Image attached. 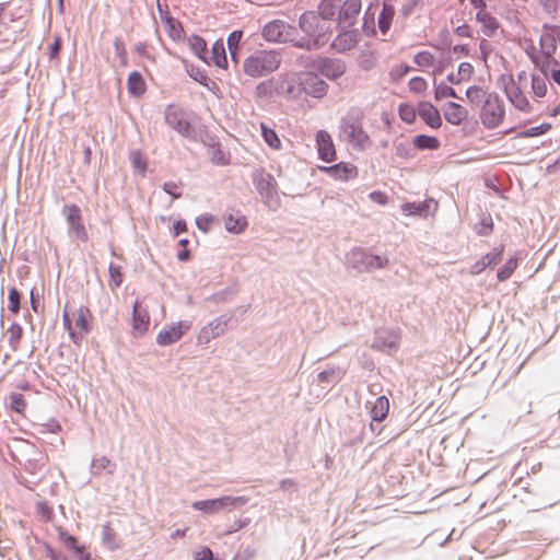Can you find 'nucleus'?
I'll use <instances>...</instances> for the list:
<instances>
[{
  "instance_id": "4c0bfd02",
  "label": "nucleus",
  "mask_w": 560,
  "mask_h": 560,
  "mask_svg": "<svg viewBox=\"0 0 560 560\" xmlns=\"http://www.w3.org/2000/svg\"><path fill=\"white\" fill-rule=\"evenodd\" d=\"M517 259L516 258H510L505 261V264L499 269L497 273V278L499 281H505L508 280L512 273L517 268Z\"/></svg>"
},
{
  "instance_id": "680f3d73",
  "label": "nucleus",
  "mask_w": 560,
  "mask_h": 560,
  "mask_svg": "<svg viewBox=\"0 0 560 560\" xmlns=\"http://www.w3.org/2000/svg\"><path fill=\"white\" fill-rule=\"evenodd\" d=\"M191 77H194L196 81L205 86H209V82H211V79L207 74L199 71L196 73V75L191 73Z\"/></svg>"
},
{
  "instance_id": "a19ab883",
  "label": "nucleus",
  "mask_w": 560,
  "mask_h": 560,
  "mask_svg": "<svg viewBox=\"0 0 560 560\" xmlns=\"http://www.w3.org/2000/svg\"><path fill=\"white\" fill-rule=\"evenodd\" d=\"M538 44L545 57H550L557 49L556 37H538Z\"/></svg>"
},
{
  "instance_id": "f704fd0d",
  "label": "nucleus",
  "mask_w": 560,
  "mask_h": 560,
  "mask_svg": "<svg viewBox=\"0 0 560 560\" xmlns=\"http://www.w3.org/2000/svg\"><path fill=\"white\" fill-rule=\"evenodd\" d=\"M261 135L266 143L273 150H279L281 148V141L276 133V131L271 128H268L264 122L260 125Z\"/></svg>"
},
{
  "instance_id": "c85d7f7f",
  "label": "nucleus",
  "mask_w": 560,
  "mask_h": 560,
  "mask_svg": "<svg viewBox=\"0 0 560 560\" xmlns=\"http://www.w3.org/2000/svg\"><path fill=\"white\" fill-rule=\"evenodd\" d=\"M9 400L10 410L24 418L26 416L28 405L25 395L21 393H11Z\"/></svg>"
},
{
  "instance_id": "412c9836",
  "label": "nucleus",
  "mask_w": 560,
  "mask_h": 560,
  "mask_svg": "<svg viewBox=\"0 0 560 560\" xmlns=\"http://www.w3.org/2000/svg\"><path fill=\"white\" fill-rule=\"evenodd\" d=\"M224 330L225 323L220 319H215L200 330L198 341L199 343H208L211 339L222 335Z\"/></svg>"
},
{
  "instance_id": "473e14b6",
  "label": "nucleus",
  "mask_w": 560,
  "mask_h": 560,
  "mask_svg": "<svg viewBox=\"0 0 560 560\" xmlns=\"http://www.w3.org/2000/svg\"><path fill=\"white\" fill-rule=\"evenodd\" d=\"M399 118L406 124H413L418 115V107L415 108L411 104L402 103L398 108Z\"/></svg>"
},
{
  "instance_id": "b1692460",
  "label": "nucleus",
  "mask_w": 560,
  "mask_h": 560,
  "mask_svg": "<svg viewBox=\"0 0 560 560\" xmlns=\"http://www.w3.org/2000/svg\"><path fill=\"white\" fill-rule=\"evenodd\" d=\"M389 411V400L385 396H380L375 399L371 408V417L374 421H383L386 419Z\"/></svg>"
},
{
  "instance_id": "393cba45",
  "label": "nucleus",
  "mask_w": 560,
  "mask_h": 560,
  "mask_svg": "<svg viewBox=\"0 0 560 560\" xmlns=\"http://www.w3.org/2000/svg\"><path fill=\"white\" fill-rule=\"evenodd\" d=\"M337 11H339L338 0H322L317 5V13L325 21L335 19Z\"/></svg>"
},
{
  "instance_id": "1a4fd4ad",
  "label": "nucleus",
  "mask_w": 560,
  "mask_h": 560,
  "mask_svg": "<svg viewBox=\"0 0 560 560\" xmlns=\"http://www.w3.org/2000/svg\"><path fill=\"white\" fill-rule=\"evenodd\" d=\"M165 121L173 129L182 135H187L190 131V122L182 108L176 105H168L165 110Z\"/></svg>"
},
{
  "instance_id": "864d4df0",
  "label": "nucleus",
  "mask_w": 560,
  "mask_h": 560,
  "mask_svg": "<svg viewBox=\"0 0 560 560\" xmlns=\"http://www.w3.org/2000/svg\"><path fill=\"white\" fill-rule=\"evenodd\" d=\"M60 538L65 542V545L68 546L69 548L75 549V551L79 552V553L83 552L84 548L78 546V540H77L75 537H73V536H71V535H69L67 533L61 532L60 533Z\"/></svg>"
},
{
  "instance_id": "5701e85b",
  "label": "nucleus",
  "mask_w": 560,
  "mask_h": 560,
  "mask_svg": "<svg viewBox=\"0 0 560 560\" xmlns=\"http://www.w3.org/2000/svg\"><path fill=\"white\" fill-rule=\"evenodd\" d=\"M224 225L230 233L238 234L246 229L247 221L246 218L238 212L230 213L224 217Z\"/></svg>"
},
{
  "instance_id": "0e129e2a",
  "label": "nucleus",
  "mask_w": 560,
  "mask_h": 560,
  "mask_svg": "<svg viewBox=\"0 0 560 560\" xmlns=\"http://www.w3.org/2000/svg\"><path fill=\"white\" fill-rule=\"evenodd\" d=\"M240 38L241 37H228V45H229L231 56L233 59H235V54H236L235 49H236Z\"/></svg>"
},
{
  "instance_id": "ddd939ff",
  "label": "nucleus",
  "mask_w": 560,
  "mask_h": 560,
  "mask_svg": "<svg viewBox=\"0 0 560 560\" xmlns=\"http://www.w3.org/2000/svg\"><path fill=\"white\" fill-rule=\"evenodd\" d=\"M319 170L330 177L341 182H347L358 177L359 175L358 167L348 162H340L331 166H319Z\"/></svg>"
},
{
  "instance_id": "09e8293b",
  "label": "nucleus",
  "mask_w": 560,
  "mask_h": 560,
  "mask_svg": "<svg viewBox=\"0 0 560 560\" xmlns=\"http://www.w3.org/2000/svg\"><path fill=\"white\" fill-rule=\"evenodd\" d=\"M36 513L43 522H49L54 516V511L45 502H38L36 504Z\"/></svg>"
},
{
  "instance_id": "bf43d9fd",
  "label": "nucleus",
  "mask_w": 560,
  "mask_h": 560,
  "mask_svg": "<svg viewBox=\"0 0 560 560\" xmlns=\"http://www.w3.org/2000/svg\"><path fill=\"white\" fill-rule=\"evenodd\" d=\"M409 70L410 68L408 66L400 65L392 70L390 75L394 80H399L405 77Z\"/></svg>"
},
{
  "instance_id": "3c124183",
  "label": "nucleus",
  "mask_w": 560,
  "mask_h": 560,
  "mask_svg": "<svg viewBox=\"0 0 560 560\" xmlns=\"http://www.w3.org/2000/svg\"><path fill=\"white\" fill-rule=\"evenodd\" d=\"M435 100L440 101L445 97H457L455 90L448 85H440L434 92Z\"/></svg>"
},
{
  "instance_id": "72a5a7b5",
  "label": "nucleus",
  "mask_w": 560,
  "mask_h": 560,
  "mask_svg": "<svg viewBox=\"0 0 560 560\" xmlns=\"http://www.w3.org/2000/svg\"><path fill=\"white\" fill-rule=\"evenodd\" d=\"M357 45L355 37H335L331 42L330 47L337 52H343L353 48Z\"/></svg>"
},
{
  "instance_id": "8fccbe9b",
  "label": "nucleus",
  "mask_w": 560,
  "mask_h": 560,
  "mask_svg": "<svg viewBox=\"0 0 560 560\" xmlns=\"http://www.w3.org/2000/svg\"><path fill=\"white\" fill-rule=\"evenodd\" d=\"M415 62L420 67V68H429L433 65L434 62V57L431 52L429 51H421L419 54L416 55L415 57Z\"/></svg>"
},
{
  "instance_id": "ea45409f",
  "label": "nucleus",
  "mask_w": 560,
  "mask_h": 560,
  "mask_svg": "<svg viewBox=\"0 0 560 560\" xmlns=\"http://www.w3.org/2000/svg\"><path fill=\"white\" fill-rule=\"evenodd\" d=\"M108 271H109V283L108 284L114 290L122 283L124 276L121 272V267L112 262V264H109Z\"/></svg>"
},
{
  "instance_id": "5fc2aeb1",
  "label": "nucleus",
  "mask_w": 560,
  "mask_h": 560,
  "mask_svg": "<svg viewBox=\"0 0 560 560\" xmlns=\"http://www.w3.org/2000/svg\"><path fill=\"white\" fill-rule=\"evenodd\" d=\"M212 222L213 217L209 214H203L196 219L197 226L203 232H208L210 230Z\"/></svg>"
},
{
  "instance_id": "c9c22d12",
  "label": "nucleus",
  "mask_w": 560,
  "mask_h": 560,
  "mask_svg": "<svg viewBox=\"0 0 560 560\" xmlns=\"http://www.w3.org/2000/svg\"><path fill=\"white\" fill-rule=\"evenodd\" d=\"M532 92L535 97H544L547 93L546 77L540 74L532 75Z\"/></svg>"
},
{
  "instance_id": "0eeeda50",
  "label": "nucleus",
  "mask_w": 560,
  "mask_h": 560,
  "mask_svg": "<svg viewBox=\"0 0 560 560\" xmlns=\"http://www.w3.org/2000/svg\"><path fill=\"white\" fill-rule=\"evenodd\" d=\"M191 323L188 320H180L171 326L162 329L156 336V342L160 346H168L178 341L189 329Z\"/></svg>"
},
{
  "instance_id": "6e6d98bb",
  "label": "nucleus",
  "mask_w": 560,
  "mask_h": 560,
  "mask_svg": "<svg viewBox=\"0 0 560 560\" xmlns=\"http://www.w3.org/2000/svg\"><path fill=\"white\" fill-rule=\"evenodd\" d=\"M485 92L478 86H470L466 91V96L470 102H479L483 97Z\"/></svg>"
},
{
  "instance_id": "13d9d810",
  "label": "nucleus",
  "mask_w": 560,
  "mask_h": 560,
  "mask_svg": "<svg viewBox=\"0 0 560 560\" xmlns=\"http://www.w3.org/2000/svg\"><path fill=\"white\" fill-rule=\"evenodd\" d=\"M212 551L208 547H201L195 552V560H212Z\"/></svg>"
},
{
  "instance_id": "4be33fe9",
  "label": "nucleus",
  "mask_w": 560,
  "mask_h": 560,
  "mask_svg": "<svg viewBox=\"0 0 560 560\" xmlns=\"http://www.w3.org/2000/svg\"><path fill=\"white\" fill-rule=\"evenodd\" d=\"M208 61L209 63H214L219 68L228 67L226 52L224 48V43L222 38H218L213 45L210 52H208Z\"/></svg>"
},
{
  "instance_id": "9d476101",
  "label": "nucleus",
  "mask_w": 560,
  "mask_h": 560,
  "mask_svg": "<svg viewBox=\"0 0 560 560\" xmlns=\"http://www.w3.org/2000/svg\"><path fill=\"white\" fill-rule=\"evenodd\" d=\"M342 132L348 142L353 147L365 149L371 143L369 135L363 130L360 124L345 122L342 126Z\"/></svg>"
},
{
  "instance_id": "e2e57ef3",
  "label": "nucleus",
  "mask_w": 560,
  "mask_h": 560,
  "mask_svg": "<svg viewBox=\"0 0 560 560\" xmlns=\"http://www.w3.org/2000/svg\"><path fill=\"white\" fill-rule=\"evenodd\" d=\"M166 24L168 26V31L172 33H178L182 28L180 24L172 18L166 19Z\"/></svg>"
},
{
  "instance_id": "603ef678",
  "label": "nucleus",
  "mask_w": 560,
  "mask_h": 560,
  "mask_svg": "<svg viewBox=\"0 0 560 560\" xmlns=\"http://www.w3.org/2000/svg\"><path fill=\"white\" fill-rule=\"evenodd\" d=\"M401 210L406 215L421 214L422 211L424 210V205L407 202L402 205Z\"/></svg>"
},
{
  "instance_id": "4d7b16f0",
  "label": "nucleus",
  "mask_w": 560,
  "mask_h": 560,
  "mask_svg": "<svg viewBox=\"0 0 560 560\" xmlns=\"http://www.w3.org/2000/svg\"><path fill=\"white\" fill-rule=\"evenodd\" d=\"M370 199L373 201V202H376L381 206H385L387 202H388V197L387 195L384 192V191H381V190H375V191H372L370 195H369Z\"/></svg>"
},
{
  "instance_id": "37998d69",
  "label": "nucleus",
  "mask_w": 560,
  "mask_h": 560,
  "mask_svg": "<svg viewBox=\"0 0 560 560\" xmlns=\"http://www.w3.org/2000/svg\"><path fill=\"white\" fill-rule=\"evenodd\" d=\"M550 129H551V125L548 122H544L539 126L532 127V128L521 132L520 136L523 138L537 137V136L548 132Z\"/></svg>"
},
{
  "instance_id": "a878e982",
  "label": "nucleus",
  "mask_w": 560,
  "mask_h": 560,
  "mask_svg": "<svg viewBox=\"0 0 560 560\" xmlns=\"http://www.w3.org/2000/svg\"><path fill=\"white\" fill-rule=\"evenodd\" d=\"M128 92L133 96H141L145 92V82L142 75L138 71H133L129 74L127 81Z\"/></svg>"
},
{
  "instance_id": "49530a36",
  "label": "nucleus",
  "mask_w": 560,
  "mask_h": 560,
  "mask_svg": "<svg viewBox=\"0 0 560 560\" xmlns=\"http://www.w3.org/2000/svg\"><path fill=\"white\" fill-rule=\"evenodd\" d=\"M345 72V67L339 62H330L323 68V73L328 78H338Z\"/></svg>"
},
{
  "instance_id": "39448f33",
  "label": "nucleus",
  "mask_w": 560,
  "mask_h": 560,
  "mask_svg": "<svg viewBox=\"0 0 560 560\" xmlns=\"http://www.w3.org/2000/svg\"><path fill=\"white\" fill-rule=\"evenodd\" d=\"M504 114V106L499 97L489 95L481 108L480 119L487 128H495L502 122Z\"/></svg>"
},
{
  "instance_id": "7ed1b4c3",
  "label": "nucleus",
  "mask_w": 560,
  "mask_h": 560,
  "mask_svg": "<svg viewBox=\"0 0 560 560\" xmlns=\"http://www.w3.org/2000/svg\"><path fill=\"white\" fill-rule=\"evenodd\" d=\"M63 326L68 330L71 340L80 345L91 330L92 314L86 306H80L72 314L66 310L62 314Z\"/></svg>"
},
{
  "instance_id": "de8ad7c7",
  "label": "nucleus",
  "mask_w": 560,
  "mask_h": 560,
  "mask_svg": "<svg viewBox=\"0 0 560 560\" xmlns=\"http://www.w3.org/2000/svg\"><path fill=\"white\" fill-rule=\"evenodd\" d=\"M183 185L180 182H166L163 185V190L172 196L173 199L182 197Z\"/></svg>"
},
{
  "instance_id": "052dcab7",
  "label": "nucleus",
  "mask_w": 560,
  "mask_h": 560,
  "mask_svg": "<svg viewBox=\"0 0 560 560\" xmlns=\"http://www.w3.org/2000/svg\"><path fill=\"white\" fill-rule=\"evenodd\" d=\"M49 57L50 59H55L58 54H59V50L61 48V43H60V39L57 37L54 43L51 45H49Z\"/></svg>"
},
{
  "instance_id": "a211bd4d",
  "label": "nucleus",
  "mask_w": 560,
  "mask_h": 560,
  "mask_svg": "<svg viewBox=\"0 0 560 560\" xmlns=\"http://www.w3.org/2000/svg\"><path fill=\"white\" fill-rule=\"evenodd\" d=\"M357 255L360 256L357 262L359 268L362 270L380 269L385 267L388 262L387 258L385 257L365 252H358Z\"/></svg>"
},
{
  "instance_id": "2f4dec72",
  "label": "nucleus",
  "mask_w": 560,
  "mask_h": 560,
  "mask_svg": "<svg viewBox=\"0 0 560 560\" xmlns=\"http://www.w3.org/2000/svg\"><path fill=\"white\" fill-rule=\"evenodd\" d=\"M413 144L419 150H436L440 147V141L432 136L418 135L413 139Z\"/></svg>"
},
{
  "instance_id": "f03ea898",
  "label": "nucleus",
  "mask_w": 560,
  "mask_h": 560,
  "mask_svg": "<svg viewBox=\"0 0 560 560\" xmlns=\"http://www.w3.org/2000/svg\"><path fill=\"white\" fill-rule=\"evenodd\" d=\"M280 63L281 57L277 51L260 50L245 59L243 70L252 78H260L277 70Z\"/></svg>"
},
{
  "instance_id": "7c9ffc66",
  "label": "nucleus",
  "mask_w": 560,
  "mask_h": 560,
  "mask_svg": "<svg viewBox=\"0 0 560 560\" xmlns=\"http://www.w3.org/2000/svg\"><path fill=\"white\" fill-rule=\"evenodd\" d=\"M324 37H292L291 43L294 47L307 50L318 49L324 45Z\"/></svg>"
},
{
  "instance_id": "aec40b11",
  "label": "nucleus",
  "mask_w": 560,
  "mask_h": 560,
  "mask_svg": "<svg viewBox=\"0 0 560 560\" xmlns=\"http://www.w3.org/2000/svg\"><path fill=\"white\" fill-rule=\"evenodd\" d=\"M503 249L504 247L501 246L500 248H495L491 253L486 254L480 260L476 261L471 266L470 272L472 275H478L487 267L498 264L502 258Z\"/></svg>"
},
{
  "instance_id": "20e7f679",
  "label": "nucleus",
  "mask_w": 560,
  "mask_h": 560,
  "mask_svg": "<svg viewBox=\"0 0 560 560\" xmlns=\"http://www.w3.org/2000/svg\"><path fill=\"white\" fill-rule=\"evenodd\" d=\"M247 502L244 497H231L224 495L218 499L196 501L192 503V508L205 513H218L220 511H231L240 508Z\"/></svg>"
},
{
  "instance_id": "c03bdc74",
  "label": "nucleus",
  "mask_w": 560,
  "mask_h": 560,
  "mask_svg": "<svg viewBox=\"0 0 560 560\" xmlns=\"http://www.w3.org/2000/svg\"><path fill=\"white\" fill-rule=\"evenodd\" d=\"M8 300H9V310H10V312L13 313V314H18L19 311H20L21 294H20V292L18 291L16 288H11L9 290Z\"/></svg>"
},
{
  "instance_id": "f3484780",
  "label": "nucleus",
  "mask_w": 560,
  "mask_h": 560,
  "mask_svg": "<svg viewBox=\"0 0 560 560\" xmlns=\"http://www.w3.org/2000/svg\"><path fill=\"white\" fill-rule=\"evenodd\" d=\"M323 23H324V21L318 15V13L316 11H312V10L305 11L300 16V21H299L301 31L304 33H307V34L323 31L324 30Z\"/></svg>"
},
{
  "instance_id": "cd10ccee",
  "label": "nucleus",
  "mask_w": 560,
  "mask_h": 560,
  "mask_svg": "<svg viewBox=\"0 0 560 560\" xmlns=\"http://www.w3.org/2000/svg\"><path fill=\"white\" fill-rule=\"evenodd\" d=\"M292 30V25L277 19L265 25L262 35H283L289 34Z\"/></svg>"
},
{
  "instance_id": "f257e3e1",
  "label": "nucleus",
  "mask_w": 560,
  "mask_h": 560,
  "mask_svg": "<svg viewBox=\"0 0 560 560\" xmlns=\"http://www.w3.org/2000/svg\"><path fill=\"white\" fill-rule=\"evenodd\" d=\"M289 95H298L302 91L314 96L322 97L327 91V84L313 73L290 74L282 86Z\"/></svg>"
},
{
  "instance_id": "79ce46f5",
  "label": "nucleus",
  "mask_w": 560,
  "mask_h": 560,
  "mask_svg": "<svg viewBox=\"0 0 560 560\" xmlns=\"http://www.w3.org/2000/svg\"><path fill=\"white\" fill-rule=\"evenodd\" d=\"M409 90L415 94H423L428 89L425 79L421 77H415L410 79L408 83Z\"/></svg>"
},
{
  "instance_id": "423d86ee",
  "label": "nucleus",
  "mask_w": 560,
  "mask_h": 560,
  "mask_svg": "<svg viewBox=\"0 0 560 560\" xmlns=\"http://www.w3.org/2000/svg\"><path fill=\"white\" fill-rule=\"evenodd\" d=\"M63 214L69 225L70 232L80 241L86 242L89 235L82 221L81 209L74 205H66L63 207Z\"/></svg>"
},
{
  "instance_id": "9b49d317",
  "label": "nucleus",
  "mask_w": 560,
  "mask_h": 560,
  "mask_svg": "<svg viewBox=\"0 0 560 560\" xmlns=\"http://www.w3.org/2000/svg\"><path fill=\"white\" fill-rule=\"evenodd\" d=\"M150 315L147 306L142 302L136 301L132 312V335L135 337H142L149 329Z\"/></svg>"
},
{
  "instance_id": "58836bf2",
  "label": "nucleus",
  "mask_w": 560,
  "mask_h": 560,
  "mask_svg": "<svg viewBox=\"0 0 560 560\" xmlns=\"http://www.w3.org/2000/svg\"><path fill=\"white\" fill-rule=\"evenodd\" d=\"M477 20L483 25L485 31L493 33L498 28L497 20L487 11H478Z\"/></svg>"
},
{
  "instance_id": "f8f14e48",
  "label": "nucleus",
  "mask_w": 560,
  "mask_h": 560,
  "mask_svg": "<svg viewBox=\"0 0 560 560\" xmlns=\"http://www.w3.org/2000/svg\"><path fill=\"white\" fill-rule=\"evenodd\" d=\"M316 145L318 158L322 161L331 163L337 159V151L331 136L326 130L316 133Z\"/></svg>"
},
{
  "instance_id": "338daca9",
  "label": "nucleus",
  "mask_w": 560,
  "mask_h": 560,
  "mask_svg": "<svg viewBox=\"0 0 560 560\" xmlns=\"http://www.w3.org/2000/svg\"><path fill=\"white\" fill-rule=\"evenodd\" d=\"M474 8L479 9V11H486V2L485 0H470Z\"/></svg>"
},
{
  "instance_id": "e433bc0d",
  "label": "nucleus",
  "mask_w": 560,
  "mask_h": 560,
  "mask_svg": "<svg viewBox=\"0 0 560 560\" xmlns=\"http://www.w3.org/2000/svg\"><path fill=\"white\" fill-rule=\"evenodd\" d=\"M472 73V66L469 62H463L458 67L457 75L455 77L454 74H450L448 80L452 83H459L460 81L469 80Z\"/></svg>"
},
{
  "instance_id": "2eb2a0df",
  "label": "nucleus",
  "mask_w": 560,
  "mask_h": 560,
  "mask_svg": "<svg viewBox=\"0 0 560 560\" xmlns=\"http://www.w3.org/2000/svg\"><path fill=\"white\" fill-rule=\"evenodd\" d=\"M418 115L433 129H439L442 126V117L439 109L429 102H420L418 104Z\"/></svg>"
},
{
  "instance_id": "a18cd8bd",
  "label": "nucleus",
  "mask_w": 560,
  "mask_h": 560,
  "mask_svg": "<svg viewBox=\"0 0 560 560\" xmlns=\"http://www.w3.org/2000/svg\"><path fill=\"white\" fill-rule=\"evenodd\" d=\"M130 160L136 170L144 174L147 171V160L140 151H133L130 154Z\"/></svg>"
},
{
  "instance_id": "6e6552de",
  "label": "nucleus",
  "mask_w": 560,
  "mask_h": 560,
  "mask_svg": "<svg viewBox=\"0 0 560 560\" xmlns=\"http://www.w3.org/2000/svg\"><path fill=\"white\" fill-rule=\"evenodd\" d=\"M361 0H345L341 5L339 4L338 25L341 28L354 25L361 12Z\"/></svg>"
},
{
  "instance_id": "6ab92c4d",
  "label": "nucleus",
  "mask_w": 560,
  "mask_h": 560,
  "mask_svg": "<svg viewBox=\"0 0 560 560\" xmlns=\"http://www.w3.org/2000/svg\"><path fill=\"white\" fill-rule=\"evenodd\" d=\"M255 182L258 191L265 197L270 198L276 194L277 183L272 175L259 172L255 177Z\"/></svg>"
},
{
  "instance_id": "4468645a",
  "label": "nucleus",
  "mask_w": 560,
  "mask_h": 560,
  "mask_svg": "<svg viewBox=\"0 0 560 560\" xmlns=\"http://www.w3.org/2000/svg\"><path fill=\"white\" fill-rule=\"evenodd\" d=\"M504 90L509 101L515 108L523 113H529L532 110L529 101L512 78L509 79V83L505 85Z\"/></svg>"
},
{
  "instance_id": "dca6fc26",
  "label": "nucleus",
  "mask_w": 560,
  "mask_h": 560,
  "mask_svg": "<svg viewBox=\"0 0 560 560\" xmlns=\"http://www.w3.org/2000/svg\"><path fill=\"white\" fill-rule=\"evenodd\" d=\"M443 114L445 120L454 126L463 124L468 117L467 109L464 106L454 102H448L444 105Z\"/></svg>"
},
{
  "instance_id": "774afa93",
  "label": "nucleus",
  "mask_w": 560,
  "mask_h": 560,
  "mask_svg": "<svg viewBox=\"0 0 560 560\" xmlns=\"http://www.w3.org/2000/svg\"><path fill=\"white\" fill-rule=\"evenodd\" d=\"M550 78L560 85V69L551 70Z\"/></svg>"
},
{
  "instance_id": "69168bd1",
  "label": "nucleus",
  "mask_w": 560,
  "mask_h": 560,
  "mask_svg": "<svg viewBox=\"0 0 560 560\" xmlns=\"http://www.w3.org/2000/svg\"><path fill=\"white\" fill-rule=\"evenodd\" d=\"M174 231H175L176 235L185 232L186 231V223H185V221H182V220L176 221L174 223Z\"/></svg>"
},
{
  "instance_id": "c756f323",
  "label": "nucleus",
  "mask_w": 560,
  "mask_h": 560,
  "mask_svg": "<svg viewBox=\"0 0 560 560\" xmlns=\"http://www.w3.org/2000/svg\"><path fill=\"white\" fill-rule=\"evenodd\" d=\"M183 39H187L188 45L191 47L194 52L205 62L208 61V50L207 43L203 37H182Z\"/></svg>"
},
{
  "instance_id": "bb28decb",
  "label": "nucleus",
  "mask_w": 560,
  "mask_h": 560,
  "mask_svg": "<svg viewBox=\"0 0 560 560\" xmlns=\"http://www.w3.org/2000/svg\"><path fill=\"white\" fill-rule=\"evenodd\" d=\"M394 15H395L394 7L387 2H384L382 11L378 16V28L383 34H385L389 31Z\"/></svg>"
}]
</instances>
